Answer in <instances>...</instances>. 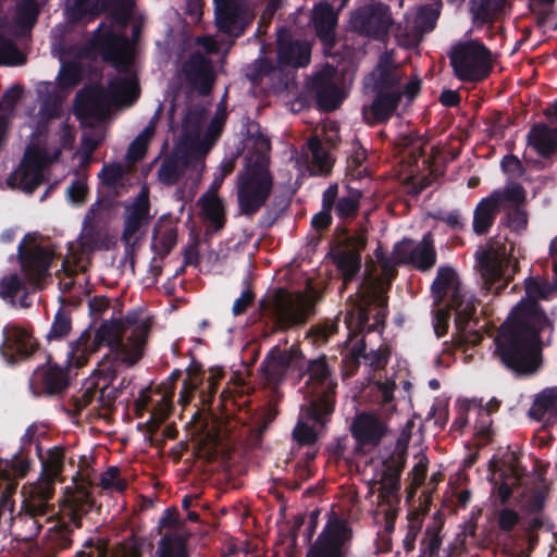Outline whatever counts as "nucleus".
I'll return each mask as SVG.
<instances>
[{
    "instance_id": "1",
    "label": "nucleus",
    "mask_w": 557,
    "mask_h": 557,
    "mask_svg": "<svg viewBox=\"0 0 557 557\" xmlns=\"http://www.w3.org/2000/svg\"><path fill=\"white\" fill-rule=\"evenodd\" d=\"M525 298L511 311L494 339V356L519 375L532 374L542 363V348L548 345L554 332L553 320L537 305L557 292V282L540 276L525 280Z\"/></svg>"
},
{
    "instance_id": "2",
    "label": "nucleus",
    "mask_w": 557,
    "mask_h": 557,
    "mask_svg": "<svg viewBox=\"0 0 557 557\" xmlns=\"http://www.w3.org/2000/svg\"><path fill=\"white\" fill-rule=\"evenodd\" d=\"M94 47L106 62L126 74L112 79L108 89L91 86L76 95L75 114L88 126L102 121L113 106H131L139 94L137 77L129 71L134 62V45L129 39L115 33L112 25L102 24L94 36Z\"/></svg>"
},
{
    "instance_id": "3",
    "label": "nucleus",
    "mask_w": 557,
    "mask_h": 557,
    "mask_svg": "<svg viewBox=\"0 0 557 557\" xmlns=\"http://www.w3.org/2000/svg\"><path fill=\"white\" fill-rule=\"evenodd\" d=\"M151 326V318H143L136 311L125 317L103 320L95 330L91 343L89 334L83 333L72 344L70 363L81 368L86 364L91 354L106 346L114 361L133 367L145 354Z\"/></svg>"
},
{
    "instance_id": "4",
    "label": "nucleus",
    "mask_w": 557,
    "mask_h": 557,
    "mask_svg": "<svg viewBox=\"0 0 557 557\" xmlns=\"http://www.w3.org/2000/svg\"><path fill=\"white\" fill-rule=\"evenodd\" d=\"M245 170L237 180V200L240 214L253 215L269 198L273 178L269 172V160L262 153L247 157Z\"/></svg>"
},
{
    "instance_id": "5",
    "label": "nucleus",
    "mask_w": 557,
    "mask_h": 557,
    "mask_svg": "<svg viewBox=\"0 0 557 557\" xmlns=\"http://www.w3.org/2000/svg\"><path fill=\"white\" fill-rule=\"evenodd\" d=\"M307 394L310 396V401L304 410L310 419L324 424V416L333 412L336 389V383L331 377L326 358L322 356L311 360L307 368Z\"/></svg>"
},
{
    "instance_id": "6",
    "label": "nucleus",
    "mask_w": 557,
    "mask_h": 557,
    "mask_svg": "<svg viewBox=\"0 0 557 557\" xmlns=\"http://www.w3.org/2000/svg\"><path fill=\"white\" fill-rule=\"evenodd\" d=\"M63 461L64 453L61 448L50 449L42 460V471L39 479L23 487L24 509L29 519H35L46 512V502L53 494L54 483L60 479L63 471Z\"/></svg>"
},
{
    "instance_id": "7",
    "label": "nucleus",
    "mask_w": 557,
    "mask_h": 557,
    "mask_svg": "<svg viewBox=\"0 0 557 557\" xmlns=\"http://www.w3.org/2000/svg\"><path fill=\"white\" fill-rule=\"evenodd\" d=\"M206 123L207 111L200 106L189 107L182 122L176 147L183 152L190 151L199 157H206L220 134L215 124H211L205 131Z\"/></svg>"
},
{
    "instance_id": "8",
    "label": "nucleus",
    "mask_w": 557,
    "mask_h": 557,
    "mask_svg": "<svg viewBox=\"0 0 557 557\" xmlns=\"http://www.w3.org/2000/svg\"><path fill=\"white\" fill-rule=\"evenodd\" d=\"M455 75L461 81H481L492 69L490 50L478 40L458 42L449 52Z\"/></svg>"
},
{
    "instance_id": "9",
    "label": "nucleus",
    "mask_w": 557,
    "mask_h": 557,
    "mask_svg": "<svg viewBox=\"0 0 557 557\" xmlns=\"http://www.w3.org/2000/svg\"><path fill=\"white\" fill-rule=\"evenodd\" d=\"M317 298L312 292L277 290L270 302V315L280 329L304 324L312 312Z\"/></svg>"
},
{
    "instance_id": "10",
    "label": "nucleus",
    "mask_w": 557,
    "mask_h": 557,
    "mask_svg": "<svg viewBox=\"0 0 557 557\" xmlns=\"http://www.w3.org/2000/svg\"><path fill=\"white\" fill-rule=\"evenodd\" d=\"M380 264L366 263L364 278L359 287L358 297L362 314L367 315V307L375 305L383 308L386 304V292L391 280L395 276L394 262L388 259H379Z\"/></svg>"
},
{
    "instance_id": "11",
    "label": "nucleus",
    "mask_w": 557,
    "mask_h": 557,
    "mask_svg": "<svg viewBox=\"0 0 557 557\" xmlns=\"http://www.w3.org/2000/svg\"><path fill=\"white\" fill-rule=\"evenodd\" d=\"M205 158L190 151L183 152L175 146L174 153L166 157L158 170L159 180L165 185H173L186 178L197 185L205 169Z\"/></svg>"
},
{
    "instance_id": "12",
    "label": "nucleus",
    "mask_w": 557,
    "mask_h": 557,
    "mask_svg": "<svg viewBox=\"0 0 557 557\" xmlns=\"http://www.w3.org/2000/svg\"><path fill=\"white\" fill-rule=\"evenodd\" d=\"M404 72L397 65L392 53H383L375 69L368 77V85L372 90L398 91L407 95L409 98L414 97L420 90V81L413 78L406 84H401Z\"/></svg>"
},
{
    "instance_id": "13",
    "label": "nucleus",
    "mask_w": 557,
    "mask_h": 557,
    "mask_svg": "<svg viewBox=\"0 0 557 557\" xmlns=\"http://www.w3.org/2000/svg\"><path fill=\"white\" fill-rule=\"evenodd\" d=\"M512 249L511 243L492 240L478 253L484 289L492 290L493 285L505 276Z\"/></svg>"
},
{
    "instance_id": "14",
    "label": "nucleus",
    "mask_w": 557,
    "mask_h": 557,
    "mask_svg": "<svg viewBox=\"0 0 557 557\" xmlns=\"http://www.w3.org/2000/svg\"><path fill=\"white\" fill-rule=\"evenodd\" d=\"M60 150H55L50 157L38 146H30L26 149L20 166L14 172L12 180L14 184L25 190L33 191L44 178V169L53 160H57Z\"/></svg>"
},
{
    "instance_id": "15",
    "label": "nucleus",
    "mask_w": 557,
    "mask_h": 557,
    "mask_svg": "<svg viewBox=\"0 0 557 557\" xmlns=\"http://www.w3.org/2000/svg\"><path fill=\"white\" fill-rule=\"evenodd\" d=\"M352 540L350 524H325L306 557H345Z\"/></svg>"
},
{
    "instance_id": "16",
    "label": "nucleus",
    "mask_w": 557,
    "mask_h": 557,
    "mask_svg": "<svg viewBox=\"0 0 557 557\" xmlns=\"http://www.w3.org/2000/svg\"><path fill=\"white\" fill-rule=\"evenodd\" d=\"M350 432L357 442V449L368 451L381 443L387 433V426L376 414L361 412L354 418Z\"/></svg>"
},
{
    "instance_id": "17",
    "label": "nucleus",
    "mask_w": 557,
    "mask_h": 557,
    "mask_svg": "<svg viewBox=\"0 0 557 557\" xmlns=\"http://www.w3.org/2000/svg\"><path fill=\"white\" fill-rule=\"evenodd\" d=\"M392 18L388 8L384 4H372L360 8L351 17V25L360 34L375 38L386 35Z\"/></svg>"
},
{
    "instance_id": "18",
    "label": "nucleus",
    "mask_w": 557,
    "mask_h": 557,
    "mask_svg": "<svg viewBox=\"0 0 557 557\" xmlns=\"http://www.w3.org/2000/svg\"><path fill=\"white\" fill-rule=\"evenodd\" d=\"M215 23L221 32L230 35H238L244 29V24L252 15L246 4V0H213Z\"/></svg>"
},
{
    "instance_id": "19",
    "label": "nucleus",
    "mask_w": 557,
    "mask_h": 557,
    "mask_svg": "<svg viewBox=\"0 0 557 557\" xmlns=\"http://www.w3.org/2000/svg\"><path fill=\"white\" fill-rule=\"evenodd\" d=\"M548 487L544 482L539 483L534 488L524 492L519 500V508L522 517L512 510H504L499 522H516L520 518L530 519L531 522H543L547 519L543 515L545 498Z\"/></svg>"
},
{
    "instance_id": "20",
    "label": "nucleus",
    "mask_w": 557,
    "mask_h": 557,
    "mask_svg": "<svg viewBox=\"0 0 557 557\" xmlns=\"http://www.w3.org/2000/svg\"><path fill=\"white\" fill-rule=\"evenodd\" d=\"M393 258L396 263L410 262L420 270H429L436 261L431 234H426L416 246L410 242H404L397 245Z\"/></svg>"
},
{
    "instance_id": "21",
    "label": "nucleus",
    "mask_w": 557,
    "mask_h": 557,
    "mask_svg": "<svg viewBox=\"0 0 557 557\" xmlns=\"http://www.w3.org/2000/svg\"><path fill=\"white\" fill-rule=\"evenodd\" d=\"M304 355L298 346L289 348H273L262 363V371L268 381L281 380L289 368H299Z\"/></svg>"
},
{
    "instance_id": "22",
    "label": "nucleus",
    "mask_w": 557,
    "mask_h": 557,
    "mask_svg": "<svg viewBox=\"0 0 557 557\" xmlns=\"http://www.w3.org/2000/svg\"><path fill=\"white\" fill-rule=\"evenodd\" d=\"M149 221V194L148 189L144 187L134 203L126 210L122 240L127 246L136 244L140 237L141 227Z\"/></svg>"
},
{
    "instance_id": "23",
    "label": "nucleus",
    "mask_w": 557,
    "mask_h": 557,
    "mask_svg": "<svg viewBox=\"0 0 557 557\" xmlns=\"http://www.w3.org/2000/svg\"><path fill=\"white\" fill-rule=\"evenodd\" d=\"M364 247L366 238L358 235L347 238L346 243L333 252V260L344 277V283L350 281L359 271L361 265L360 252Z\"/></svg>"
},
{
    "instance_id": "24",
    "label": "nucleus",
    "mask_w": 557,
    "mask_h": 557,
    "mask_svg": "<svg viewBox=\"0 0 557 557\" xmlns=\"http://www.w3.org/2000/svg\"><path fill=\"white\" fill-rule=\"evenodd\" d=\"M3 335L2 355L10 361H13L15 356L28 357L38 348V342L28 329L8 325L3 330Z\"/></svg>"
},
{
    "instance_id": "25",
    "label": "nucleus",
    "mask_w": 557,
    "mask_h": 557,
    "mask_svg": "<svg viewBox=\"0 0 557 557\" xmlns=\"http://www.w3.org/2000/svg\"><path fill=\"white\" fill-rule=\"evenodd\" d=\"M21 258L23 271L27 278L34 284H39L48 276V269L54 253L48 247L35 246L22 253Z\"/></svg>"
},
{
    "instance_id": "26",
    "label": "nucleus",
    "mask_w": 557,
    "mask_h": 557,
    "mask_svg": "<svg viewBox=\"0 0 557 557\" xmlns=\"http://www.w3.org/2000/svg\"><path fill=\"white\" fill-rule=\"evenodd\" d=\"M311 46L307 41L292 40L286 33L277 38L280 64L293 67L306 66L310 62Z\"/></svg>"
},
{
    "instance_id": "27",
    "label": "nucleus",
    "mask_w": 557,
    "mask_h": 557,
    "mask_svg": "<svg viewBox=\"0 0 557 557\" xmlns=\"http://www.w3.org/2000/svg\"><path fill=\"white\" fill-rule=\"evenodd\" d=\"M406 459L403 451L393 453L384 462L380 480L374 481L379 485L380 497L388 499L394 496L400 485V472Z\"/></svg>"
},
{
    "instance_id": "28",
    "label": "nucleus",
    "mask_w": 557,
    "mask_h": 557,
    "mask_svg": "<svg viewBox=\"0 0 557 557\" xmlns=\"http://www.w3.org/2000/svg\"><path fill=\"white\" fill-rule=\"evenodd\" d=\"M312 89L315 94L319 106L331 111L337 108L341 102L342 95L334 82V70L326 69L317 74L313 79Z\"/></svg>"
},
{
    "instance_id": "29",
    "label": "nucleus",
    "mask_w": 557,
    "mask_h": 557,
    "mask_svg": "<svg viewBox=\"0 0 557 557\" xmlns=\"http://www.w3.org/2000/svg\"><path fill=\"white\" fill-rule=\"evenodd\" d=\"M91 509L92 504L89 500L87 484L84 481L81 483L75 481L74 490L67 488L65 492L63 512L72 521H79L86 518Z\"/></svg>"
},
{
    "instance_id": "30",
    "label": "nucleus",
    "mask_w": 557,
    "mask_h": 557,
    "mask_svg": "<svg viewBox=\"0 0 557 557\" xmlns=\"http://www.w3.org/2000/svg\"><path fill=\"white\" fill-rule=\"evenodd\" d=\"M375 97L369 107L363 109L364 119L370 122H381L388 119L396 110L401 92L373 90Z\"/></svg>"
},
{
    "instance_id": "31",
    "label": "nucleus",
    "mask_w": 557,
    "mask_h": 557,
    "mask_svg": "<svg viewBox=\"0 0 557 557\" xmlns=\"http://www.w3.org/2000/svg\"><path fill=\"white\" fill-rule=\"evenodd\" d=\"M312 21L318 37L327 49L335 44L337 14L329 3H319L313 9Z\"/></svg>"
},
{
    "instance_id": "32",
    "label": "nucleus",
    "mask_w": 557,
    "mask_h": 557,
    "mask_svg": "<svg viewBox=\"0 0 557 557\" xmlns=\"http://www.w3.org/2000/svg\"><path fill=\"white\" fill-rule=\"evenodd\" d=\"M332 139L325 138L323 143L318 136H312L307 141L306 157L310 160L309 170L313 174H329L334 159L329 150Z\"/></svg>"
},
{
    "instance_id": "33",
    "label": "nucleus",
    "mask_w": 557,
    "mask_h": 557,
    "mask_svg": "<svg viewBox=\"0 0 557 557\" xmlns=\"http://www.w3.org/2000/svg\"><path fill=\"white\" fill-rule=\"evenodd\" d=\"M110 209L103 202L96 203L86 216V226L81 237V245L88 248H98L99 244L92 240V233L97 232L99 236L108 237L101 224L109 218Z\"/></svg>"
},
{
    "instance_id": "34",
    "label": "nucleus",
    "mask_w": 557,
    "mask_h": 557,
    "mask_svg": "<svg viewBox=\"0 0 557 557\" xmlns=\"http://www.w3.org/2000/svg\"><path fill=\"white\" fill-rule=\"evenodd\" d=\"M461 292L463 290L456 272L450 268H440L432 285L435 304L440 305L445 298L449 301Z\"/></svg>"
},
{
    "instance_id": "35",
    "label": "nucleus",
    "mask_w": 557,
    "mask_h": 557,
    "mask_svg": "<svg viewBox=\"0 0 557 557\" xmlns=\"http://www.w3.org/2000/svg\"><path fill=\"white\" fill-rule=\"evenodd\" d=\"M16 32L8 24L5 17L0 16V65H23L26 62V55L21 51L9 36Z\"/></svg>"
},
{
    "instance_id": "36",
    "label": "nucleus",
    "mask_w": 557,
    "mask_h": 557,
    "mask_svg": "<svg viewBox=\"0 0 557 557\" xmlns=\"http://www.w3.org/2000/svg\"><path fill=\"white\" fill-rule=\"evenodd\" d=\"M184 71L202 95L209 94L213 78L210 64L203 55H193L186 62Z\"/></svg>"
},
{
    "instance_id": "37",
    "label": "nucleus",
    "mask_w": 557,
    "mask_h": 557,
    "mask_svg": "<svg viewBox=\"0 0 557 557\" xmlns=\"http://www.w3.org/2000/svg\"><path fill=\"white\" fill-rule=\"evenodd\" d=\"M200 215L210 222L215 231L221 230L225 223V208L223 200L214 190H209L198 199Z\"/></svg>"
},
{
    "instance_id": "38",
    "label": "nucleus",
    "mask_w": 557,
    "mask_h": 557,
    "mask_svg": "<svg viewBox=\"0 0 557 557\" xmlns=\"http://www.w3.org/2000/svg\"><path fill=\"white\" fill-rule=\"evenodd\" d=\"M497 197L498 195H490L478 203L473 218V230L476 234H485L493 224L500 210Z\"/></svg>"
},
{
    "instance_id": "39",
    "label": "nucleus",
    "mask_w": 557,
    "mask_h": 557,
    "mask_svg": "<svg viewBox=\"0 0 557 557\" xmlns=\"http://www.w3.org/2000/svg\"><path fill=\"white\" fill-rule=\"evenodd\" d=\"M108 3L109 0H67L66 14L71 22H77L99 15Z\"/></svg>"
},
{
    "instance_id": "40",
    "label": "nucleus",
    "mask_w": 557,
    "mask_h": 557,
    "mask_svg": "<svg viewBox=\"0 0 557 557\" xmlns=\"http://www.w3.org/2000/svg\"><path fill=\"white\" fill-rule=\"evenodd\" d=\"M446 307L455 310L456 325L460 332H463L475 312L474 298L461 292L457 297L447 301Z\"/></svg>"
},
{
    "instance_id": "41",
    "label": "nucleus",
    "mask_w": 557,
    "mask_h": 557,
    "mask_svg": "<svg viewBox=\"0 0 557 557\" xmlns=\"http://www.w3.org/2000/svg\"><path fill=\"white\" fill-rule=\"evenodd\" d=\"M529 144L542 156L552 153L557 148V128L550 129L545 125L533 127Z\"/></svg>"
},
{
    "instance_id": "42",
    "label": "nucleus",
    "mask_w": 557,
    "mask_h": 557,
    "mask_svg": "<svg viewBox=\"0 0 557 557\" xmlns=\"http://www.w3.org/2000/svg\"><path fill=\"white\" fill-rule=\"evenodd\" d=\"M156 555L157 557H188L185 537L166 532L158 543Z\"/></svg>"
},
{
    "instance_id": "43",
    "label": "nucleus",
    "mask_w": 557,
    "mask_h": 557,
    "mask_svg": "<svg viewBox=\"0 0 557 557\" xmlns=\"http://www.w3.org/2000/svg\"><path fill=\"white\" fill-rule=\"evenodd\" d=\"M41 380L42 391L47 394H59L67 386V377L63 369L49 366L36 374Z\"/></svg>"
},
{
    "instance_id": "44",
    "label": "nucleus",
    "mask_w": 557,
    "mask_h": 557,
    "mask_svg": "<svg viewBox=\"0 0 557 557\" xmlns=\"http://www.w3.org/2000/svg\"><path fill=\"white\" fill-rule=\"evenodd\" d=\"M546 413L557 414V392L546 389L534 400L529 414L533 419L541 421Z\"/></svg>"
},
{
    "instance_id": "45",
    "label": "nucleus",
    "mask_w": 557,
    "mask_h": 557,
    "mask_svg": "<svg viewBox=\"0 0 557 557\" xmlns=\"http://www.w3.org/2000/svg\"><path fill=\"white\" fill-rule=\"evenodd\" d=\"M338 187L337 185L330 186L323 193V210L315 214L312 219V226L320 231L326 228L332 220L331 210L337 198Z\"/></svg>"
},
{
    "instance_id": "46",
    "label": "nucleus",
    "mask_w": 557,
    "mask_h": 557,
    "mask_svg": "<svg viewBox=\"0 0 557 557\" xmlns=\"http://www.w3.org/2000/svg\"><path fill=\"white\" fill-rule=\"evenodd\" d=\"M17 482L12 479L0 478V520H13V502L11 496L15 493Z\"/></svg>"
},
{
    "instance_id": "47",
    "label": "nucleus",
    "mask_w": 557,
    "mask_h": 557,
    "mask_svg": "<svg viewBox=\"0 0 557 557\" xmlns=\"http://www.w3.org/2000/svg\"><path fill=\"white\" fill-rule=\"evenodd\" d=\"M444 524H428L424 536L421 540V557H434L442 544V528Z\"/></svg>"
},
{
    "instance_id": "48",
    "label": "nucleus",
    "mask_w": 557,
    "mask_h": 557,
    "mask_svg": "<svg viewBox=\"0 0 557 557\" xmlns=\"http://www.w3.org/2000/svg\"><path fill=\"white\" fill-rule=\"evenodd\" d=\"M504 0H471V12L474 20L485 23L500 10Z\"/></svg>"
},
{
    "instance_id": "49",
    "label": "nucleus",
    "mask_w": 557,
    "mask_h": 557,
    "mask_svg": "<svg viewBox=\"0 0 557 557\" xmlns=\"http://www.w3.org/2000/svg\"><path fill=\"white\" fill-rule=\"evenodd\" d=\"M38 7L34 0H24L17 5L15 23L22 30H28L36 23Z\"/></svg>"
},
{
    "instance_id": "50",
    "label": "nucleus",
    "mask_w": 557,
    "mask_h": 557,
    "mask_svg": "<svg viewBox=\"0 0 557 557\" xmlns=\"http://www.w3.org/2000/svg\"><path fill=\"white\" fill-rule=\"evenodd\" d=\"M154 135V125L149 124L129 145L127 151V159L132 162H136L146 153L147 146Z\"/></svg>"
},
{
    "instance_id": "51",
    "label": "nucleus",
    "mask_w": 557,
    "mask_h": 557,
    "mask_svg": "<svg viewBox=\"0 0 557 557\" xmlns=\"http://www.w3.org/2000/svg\"><path fill=\"white\" fill-rule=\"evenodd\" d=\"M360 193L357 190H350L347 195L341 197L337 201L335 200V211L341 219L354 218L359 208Z\"/></svg>"
},
{
    "instance_id": "52",
    "label": "nucleus",
    "mask_w": 557,
    "mask_h": 557,
    "mask_svg": "<svg viewBox=\"0 0 557 557\" xmlns=\"http://www.w3.org/2000/svg\"><path fill=\"white\" fill-rule=\"evenodd\" d=\"M177 230L171 221L159 223L154 230V239L163 251L169 252L176 244Z\"/></svg>"
},
{
    "instance_id": "53",
    "label": "nucleus",
    "mask_w": 557,
    "mask_h": 557,
    "mask_svg": "<svg viewBox=\"0 0 557 557\" xmlns=\"http://www.w3.org/2000/svg\"><path fill=\"white\" fill-rule=\"evenodd\" d=\"M491 195H498V206L502 207L505 201L519 207L525 200V193L519 184H509L503 190H496Z\"/></svg>"
},
{
    "instance_id": "54",
    "label": "nucleus",
    "mask_w": 557,
    "mask_h": 557,
    "mask_svg": "<svg viewBox=\"0 0 557 557\" xmlns=\"http://www.w3.org/2000/svg\"><path fill=\"white\" fill-rule=\"evenodd\" d=\"M100 484L106 490L123 492L127 485L126 481L120 478V470L115 467L109 468L101 474Z\"/></svg>"
},
{
    "instance_id": "55",
    "label": "nucleus",
    "mask_w": 557,
    "mask_h": 557,
    "mask_svg": "<svg viewBox=\"0 0 557 557\" xmlns=\"http://www.w3.org/2000/svg\"><path fill=\"white\" fill-rule=\"evenodd\" d=\"M172 394L169 392L161 393V398L158 400L156 407L151 412V422L154 425L163 422L170 414L172 409Z\"/></svg>"
},
{
    "instance_id": "56",
    "label": "nucleus",
    "mask_w": 557,
    "mask_h": 557,
    "mask_svg": "<svg viewBox=\"0 0 557 557\" xmlns=\"http://www.w3.org/2000/svg\"><path fill=\"white\" fill-rule=\"evenodd\" d=\"M401 146L406 149L407 157L410 159L409 163H414L417 168H419V158L423 157V146L424 141L421 138H412L411 136H406L401 140Z\"/></svg>"
},
{
    "instance_id": "57",
    "label": "nucleus",
    "mask_w": 557,
    "mask_h": 557,
    "mask_svg": "<svg viewBox=\"0 0 557 557\" xmlns=\"http://www.w3.org/2000/svg\"><path fill=\"white\" fill-rule=\"evenodd\" d=\"M29 470V463L26 460L18 459L7 463L4 468L0 469V478H12L16 482L18 479L24 478Z\"/></svg>"
},
{
    "instance_id": "58",
    "label": "nucleus",
    "mask_w": 557,
    "mask_h": 557,
    "mask_svg": "<svg viewBox=\"0 0 557 557\" xmlns=\"http://www.w3.org/2000/svg\"><path fill=\"white\" fill-rule=\"evenodd\" d=\"M71 329V318L65 312H58L48 337L62 338L70 333Z\"/></svg>"
},
{
    "instance_id": "59",
    "label": "nucleus",
    "mask_w": 557,
    "mask_h": 557,
    "mask_svg": "<svg viewBox=\"0 0 557 557\" xmlns=\"http://www.w3.org/2000/svg\"><path fill=\"white\" fill-rule=\"evenodd\" d=\"M81 79V71L75 64L64 65L59 74V84L62 87H74Z\"/></svg>"
},
{
    "instance_id": "60",
    "label": "nucleus",
    "mask_w": 557,
    "mask_h": 557,
    "mask_svg": "<svg viewBox=\"0 0 557 557\" xmlns=\"http://www.w3.org/2000/svg\"><path fill=\"white\" fill-rule=\"evenodd\" d=\"M508 471H510V474L506 475L497 487V495L502 503H505L509 498L512 487L517 485L519 481V472L517 469L510 467Z\"/></svg>"
},
{
    "instance_id": "61",
    "label": "nucleus",
    "mask_w": 557,
    "mask_h": 557,
    "mask_svg": "<svg viewBox=\"0 0 557 557\" xmlns=\"http://www.w3.org/2000/svg\"><path fill=\"white\" fill-rule=\"evenodd\" d=\"M22 282L17 274H10L0 281V296L14 297L20 292Z\"/></svg>"
},
{
    "instance_id": "62",
    "label": "nucleus",
    "mask_w": 557,
    "mask_h": 557,
    "mask_svg": "<svg viewBox=\"0 0 557 557\" xmlns=\"http://www.w3.org/2000/svg\"><path fill=\"white\" fill-rule=\"evenodd\" d=\"M200 383V379L197 374H191L188 379L183 381V388L180 392L178 403L184 407L186 406L193 396V393L197 389Z\"/></svg>"
},
{
    "instance_id": "63",
    "label": "nucleus",
    "mask_w": 557,
    "mask_h": 557,
    "mask_svg": "<svg viewBox=\"0 0 557 557\" xmlns=\"http://www.w3.org/2000/svg\"><path fill=\"white\" fill-rule=\"evenodd\" d=\"M124 175V169L121 164H110L103 168L101 178L108 186L116 185Z\"/></svg>"
},
{
    "instance_id": "64",
    "label": "nucleus",
    "mask_w": 557,
    "mask_h": 557,
    "mask_svg": "<svg viewBox=\"0 0 557 557\" xmlns=\"http://www.w3.org/2000/svg\"><path fill=\"white\" fill-rule=\"evenodd\" d=\"M395 531V524H384V530L377 532L376 550L379 553H388L392 550V534Z\"/></svg>"
}]
</instances>
